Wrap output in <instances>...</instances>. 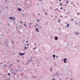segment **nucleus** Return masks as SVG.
<instances>
[{
    "instance_id": "f257e3e1",
    "label": "nucleus",
    "mask_w": 80,
    "mask_h": 80,
    "mask_svg": "<svg viewBox=\"0 0 80 80\" xmlns=\"http://www.w3.org/2000/svg\"><path fill=\"white\" fill-rule=\"evenodd\" d=\"M19 54L20 55V56H22V55H25V54L24 53H21L20 52H19Z\"/></svg>"
},
{
    "instance_id": "f03ea898",
    "label": "nucleus",
    "mask_w": 80,
    "mask_h": 80,
    "mask_svg": "<svg viewBox=\"0 0 80 80\" xmlns=\"http://www.w3.org/2000/svg\"><path fill=\"white\" fill-rule=\"evenodd\" d=\"M75 33L77 35H80V33H79V32H75Z\"/></svg>"
},
{
    "instance_id": "7ed1b4c3",
    "label": "nucleus",
    "mask_w": 80,
    "mask_h": 80,
    "mask_svg": "<svg viewBox=\"0 0 80 80\" xmlns=\"http://www.w3.org/2000/svg\"><path fill=\"white\" fill-rule=\"evenodd\" d=\"M55 74H56V75L57 76H60V74H58V72H57L56 73H55Z\"/></svg>"
},
{
    "instance_id": "20e7f679",
    "label": "nucleus",
    "mask_w": 80,
    "mask_h": 80,
    "mask_svg": "<svg viewBox=\"0 0 80 80\" xmlns=\"http://www.w3.org/2000/svg\"><path fill=\"white\" fill-rule=\"evenodd\" d=\"M54 38L56 40H58V37H54Z\"/></svg>"
},
{
    "instance_id": "39448f33",
    "label": "nucleus",
    "mask_w": 80,
    "mask_h": 80,
    "mask_svg": "<svg viewBox=\"0 0 80 80\" xmlns=\"http://www.w3.org/2000/svg\"><path fill=\"white\" fill-rule=\"evenodd\" d=\"M50 72H52L53 71V69L51 68H50Z\"/></svg>"
},
{
    "instance_id": "423d86ee",
    "label": "nucleus",
    "mask_w": 80,
    "mask_h": 80,
    "mask_svg": "<svg viewBox=\"0 0 80 80\" xmlns=\"http://www.w3.org/2000/svg\"><path fill=\"white\" fill-rule=\"evenodd\" d=\"M4 67H8V65L7 64H5L3 65Z\"/></svg>"
},
{
    "instance_id": "0eeeda50",
    "label": "nucleus",
    "mask_w": 80,
    "mask_h": 80,
    "mask_svg": "<svg viewBox=\"0 0 80 80\" xmlns=\"http://www.w3.org/2000/svg\"><path fill=\"white\" fill-rule=\"evenodd\" d=\"M18 11H19L20 12V11H21V8H18Z\"/></svg>"
},
{
    "instance_id": "6e6552de",
    "label": "nucleus",
    "mask_w": 80,
    "mask_h": 80,
    "mask_svg": "<svg viewBox=\"0 0 80 80\" xmlns=\"http://www.w3.org/2000/svg\"><path fill=\"white\" fill-rule=\"evenodd\" d=\"M52 57H53V58H55V54H53L52 55Z\"/></svg>"
},
{
    "instance_id": "1a4fd4ad",
    "label": "nucleus",
    "mask_w": 80,
    "mask_h": 80,
    "mask_svg": "<svg viewBox=\"0 0 80 80\" xmlns=\"http://www.w3.org/2000/svg\"><path fill=\"white\" fill-rule=\"evenodd\" d=\"M13 19V17H10L9 18V20H12Z\"/></svg>"
},
{
    "instance_id": "9d476101",
    "label": "nucleus",
    "mask_w": 80,
    "mask_h": 80,
    "mask_svg": "<svg viewBox=\"0 0 80 80\" xmlns=\"http://www.w3.org/2000/svg\"><path fill=\"white\" fill-rule=\"evenodd\" d=\"M60 19H59L58 21V23H60Z\"/></svg>"
},
{
    "instance_id": "9b49d317",
    "label": "nucleus",
    "mask_w": 80,
    "mask_h": 80,
    "mask_svg": "<svg viewBox=\"0 0 80 80\" xmlns=\"http://www.w3.org/2000/svg\"><path fill=\"white\" fill-rule=\"evenodd\" d=\"M36 63L37 64H40V62H37Z\"/></svg>"
},
{
    "instance_id": "f8f14e48",
    "label": "nucleus",
    "mask_w": 80,
    "mask_h": 80,
    "mask_svg": "<svg viewBox=\"0 0 80 80\" xmlns=\"http://www.w3.org/2000/svg\"><path fill=\"white\" fill-rule=\"evenodd\" d=\"M4 80H10V78H8V79H5Z\"/></svg>"
},
{
    "instance_id": "ddd939ff",
    "label": "nucleus",
    "mask_w": 80,
    "mask_h": 80,
    "mask_svg": "<svg viewBox=\"0 0 80 80\" xmlns=\"http://www.w3.org/2000/svg\"><path fill=\"white\" fill-rule=\"evenodd\" d=\"M37 22H40V20H39L38 19H37Z\"/></svg>"
},
{
    "instance_id": "4468645a",
    "label": "nucleus",
    "mask_w": 80,
    "mask_h": 80,
    "mask_svg": "<svg viewBox=\"0 0 80 80\" xmlns=\"http://www.w3.org/2000/svg\"><path fill=\"white\" fill-rule=\"evenodd\" d=\"M5 44H6V45H8V42H7L5 43Z\"/></svg>"
},
{
    "instance_id": "2eb2a0df",
    "label": "nucleus",
    "mask_w": 80,
    "mask_h": 80,
    "mask_svg": "<svg viewBox=\"0 0 80 80\" xmlns=\"http://www.w3.org/2000/svg\"><path fill=\"white\" fill-rule=\"evenodd\" d=\"M60 18H63V16H62V15H60Z\"/></svg>"
},
{
    "instance_id": "dca6fc26",
    "label": "nucleus",
    "mask_w": 80,
    "mask_h": 80,
    "mask_svg": "<svg viewBox=\"0 0 80 80\" xmlns=\"http://www.w3.org/2000/svg\"><path fill=\"white\" fill-rule=\"evenodd\" d=\"M12 19L13 20H15V17L12 18Z\"/></svg>"
},
{
    "instance_id": "f3484780",
    "label": "nucleus",
    "mask_w": 80,
    "mask_h": 80,
    "mask_svg": "<svg viewBox=\"0 0 80 80\" xmlns=\"http://www.w3.org/2000/svg\"><path fill=\"white\" fill-rule=\"evenodd\" d=\"M57 10H58V8H56V9H55V11H56Z\"/></svg>"
},
{
    "instance_id": "a211bd4d",
    "label": "nucleus",
    "mask_w": 80,
    "mask_h": 80,
    "mask_svg": "<svg viewBox=\"0 0 80 80\" xmlns=\"http://www.w3.org/2000/svg\"><path fill=\"white\" fill-rule=\"evenodd\" d=\"M77 15H80V13H79V12H78L77 13Z\"/></svg>"
},
{
    "instance_id": "6ab92c4d",
    "label": "nucleus",
    "mask_w": 80,
    "mask_h": 80,
    "mask_svg": "<svg viewBox=\"0 0 80 80\" xmlns=\"http://www.w3.org/2000/svg\"><path fill=\"white\" fill-rule=\"evenodd\" d=\"M59 4H60V5H61V6H62V3H59Z\"/></svg>"
},
{
    "instance_id": "aec40b11",
    "label": "nucleus",
    "mask_w": 80,
    "mask_h": 80,
    "mask_svg": "<svg viewBox=\"0 0 80 80\" xmlns=\"http://www.w3.org/2000/svg\"><path fill=\"white\" fill-rule=\"evenodd\" d=\"M28 24L29 25H32V23H29Z\"/></svg>"
},
{
    "instance_id": "412c9836",
    "label": "nucleus",
    "mask_w": 80,
    "mask_h": 80,
    "mask_svg": "<svg viewBox=\"0 0 80 80\" xmlns=\"http://www.w3.org/2000/svg\"><path fill=\"white\" fill-rule=\"evenodd\" d=\"M17 62H20V60H18V59H17Z\"/></svg>"
},
{
    "instance_id": "4be33fe9",
    "label": "nucleus",
    "mask_w": 80,
    "mask_h": 80,
    "mask_svg": "<svg viewBox=\"0 0 80 80\" xmlns=\"http://www.w3.org/2000/svg\"><path fill=\"white\" fill-rule=\"evenodd\" d=\"M64 60L65 61V60L67 61V59L66 58H64Z\"/></svg>"
},
{
    "instance_id": "5701e85b",
    "label": "nucleus",
    "mask_w": 80,
    "mask_h": 80,
    "mask_svg": "<svg viewBox=\"0 0 80 80\" xmlns=\"http://www.w3.org/2000/svg\"><path fill=\"white\" fill-rule=\"evenodd\" d=\"M8 75H9V76H10L11 75L10 74V73H8Z\"/></svg>"
},
{
    "instance_id": "b1692460",
    "label": "nucleus",
    "mask_w": 80,
    "mask_h": 80,
    "mask_svg": "<svg viewBox=\"0 0 80 80\" xmlns=\"http://www.w3.org/2000/svg\"><path fill=\"white\" fill-rule=\"evenodd\" d=\"M38 30V28H37L36 29V32H37V30Z\"/></svg>"
},
{
    "instance_id": "393cba45",
    "label": "nucleus",
    "mask_w": 80,
    "mask_h": 80,
    "mask_svg": "<svg viewBox=\"0 0 80 80\" xmlns=\"http://www.w3.org/2000/svg\"><path fill=\"white\" fill-rule=\"evenodd\" d=\"M64 18H67V16H65L64 17Z\"/></svg>"
},
{
    "instance_id": "a878e982",
    "label": "nucleus",
    "mask_w": 80,
    "mask_h": 80,
    "mask_svg": "<svg viewBox=\"0 0 80 80\" xmlns=\"http://www.w3.org/2000/svg\"><path fill=\"white\" fill-rule=\"evenodd\" d=\"M69 24H68L67 25V27H68V26H69Z\"/></svg>"
},
{
    "instance_id": "bb28decb",
    "label": "nucleus",
    "mask_w": 80,
    "mask_h": 80,
    "mask_svg": "<svg viewBox=\"0 0 80 80\" xmlns=\"http://www.w3.org/2000/svg\"><path fill=\"white\" fill-rule=\"evenodd\" d=\"M38 15H40V13H38Z\"/></svg>"
},
{
    "instance_id": "cd10ccee",
    "label": "nucleus",
    "mask_w": 80,
    "mask_h": 80,
    "mask_svg": "<svg viewBox=\"0 0 80 80\" xmlns=\"http://www.w3.org/2000/svg\"><path fill=\"white\" fill-rule=\"evenodd\" d=\"M9 68H11V66L10 65H9Z\"/></svg>"
},
{
    "instance_id": "c85d7f7f",
    "label": "nucleus",
    "mask_w": 80,
    "mask_h": 80,
    "mask_svg": "<svg viewBox=\"0 0 80 80\" xmlns=\"http://www.w3.org/2000/svg\"><path fill=\"white\" fill-rule=\"evenodd\" d=\"M64 63H67V62L66 61L64 60Z\"/></svg>"
},
{
    "instance_id": "c756f323",
    "label": "nucleus",
    "mask_w": 80,
    "mask_h": 80,
    "mask_svg": "<svg viewBox=\"0 0 80 80\" xmlns=\"http://www.w3.org/2000/svg\"><path fill=\"white\" fill-rule=\"evenodd\" d=\"M56 75V74H54V75H52L53 77V76H55V77H56V75Z\"/></svg>"
},
{
    "instance_id": "7c9ffc66",
    "label": "nucleus",
    "mask_w": 80,
    "mask_h": 80,
    "mask_svg": "<svg viewBox=\"0 0 80 80\" xmlns=\"http://www.w3.org/2000/svg\"><path fill=\"white\" fill-rule=\"evenodd\" d=\"M29 28H31V26L29 25Z\"/></svg>"
},
{
    "instance_id": "2f4dec72",
    "label": "nucleus",
    "mask_w": 80,
    "mask_h": 80,
    "mask_svg": "<svg viewBox=\"0 0 80 80\" xmlns=\"http://www.w3.org/2000/svg\"><path fill=\"white\" fill-rule=\"evenodd\" d=\"M51 17H52V18H53V15H51Z\"/></svg>"
},
{
    "instance_id": "473e14b6",
    "label": "nucleus",
    "mask_w": 80,
    "mask_h": 80,
    "mask_svg": "<svg viewBox=\"0 0 80 80\" xmlns=\"http://www.w3.org/2000/svg\"><path fill=\"white\" fill-rule=\"evenodd\" d=\"M39 64H37V67H39Z\"/></svg>"
},
{
    "instance_id": "72a5a7b5",
    "label": "nucleus",
    "mask_w": 80,
    "mask_h": 80,
    "mask_svg": "<svg viewBox=\"0 0 80 80\" xmlns=\"http://www.w3.org/2000/svg\"><path fill=\"white\" fill-rule=\"evenodd\" d=\"M2 64H3L2 63V62L0 63V65H2Z\"/></svg>"
},
{
    "instance_id": "f704fd0d",
    "label": "nucleus",
    "mask_w": 80,
    "mask_h": 80,
    "mask_svg": "<svg viewBox=\"0 0 80 80\" xmlns=\"http://www.w3.org/2000/svg\"><path fill=\"white\" fill-rule=\"evenodd\" d=\"M17 33H20V32H19V31H18V32H17Z\"/></svg>"
},
{
    "instance_id": "c9c22d12",
    "label": "nucleus",
    "mask_w": 80,
    "mask_h": 80,
    "mask_svg": "<svg viewBox=\"0 0 80 80\" xmlns=\"http://www.w3.org/2000/svg\"><path fill=\"white\" fill-rule=\"evenodd\" d=\"M24 48H25V49L26 50V49H27V48L26 47H25Z\"/></svg>"
},
{
    "instance_id": "e433bc0d",
    "label": "nucleus",
    "mask_w": 80,
    "mask_h": 80,
    "mask_svg": "<svg viewBox=\"0 0 80 80\" xmlns=\"http://www.w3.org/2000/svg\"><path fill=\"white\" fill-rule=\"evenodd\" d=\"M73 2H71V4H73Z\"/></svg>"
},
{
    "instance_id": "4c0bfd02",
    "label": "nucleus",
    "mask_w": 80,
    "mask_h": 80,
    "mask_svg": "<svg viewBox=\"0 0 80 80\" xmlns=\"http://www.w3.org/2000/svg\"><path fill=\"white\" fill-rule=\"evenodd\" d=\"M36 25L38 26V24L36 23Z\"/></svg>"
},
{
    "instance_id": "58836bf2",
    "label": "nucleus",
    "mask_w": 80,
    "mask_h": 80,
    "mask_svg": "<svg viewBox=\"0 0 80 80\" xmlns=\"http://www.w3.org/2000/svg\"><path fill=\"white\" fill-rule=\"evenodd\" d=\"M52 80H55V79L54 78H52Z\"/></svg>"
},
{
    "instance_id": "ea45409f",
    "label": "nucleus",
    "mask_w": 80,
    "mask_h": 80,
    "mask_svg": "<svg viewBox=\"0 0 80 80\" xmlns=\"http://www.w3.org/2000/svg\"><path fill=\"white\" fill-rule=\"evenodd\" d=\"M24 26H25L26 27H27V25H26V24H24Z\"/></svg>"
},
{
    "instance_id": "a19ab883",
    "label": "nucleus",
    "mask_w": 80,
    "mask_h": 80,
    "mask_svg": "<svg viewBox=\"0 0 80 80\" xmlns=\"http://www.w3.org/2000/svg\"><path fill=\"white\" fill-rule=\"evenodd\" d=\"M35 49H36V48H33V50H35Z\"/></svg>"
},
{
    "instance_id": "79ce46f5",
    "label": "nucleus",
    "mask_w": 80,
    "mask_h": 80,
    "mask_svg": "<svg viewBox=\"0 0 80 80\" xmlns=\"http://www.w3.org/2000/svg\"><path fill=\"white\" fill-rule=\"evenodd\" d=\"M22 15H23V16H25V14H22Z\"/></svg>"
},
{
    "instance_id": "37998d69",
    "label": "nucleus",
    "mask_w": 80,
    "mask_h": 80,
    "mask_svg": "<svg viewBox=\"0 0 80 80\" xmlns=\"http://www.w3.org/2000/svg\"><path fill=\"white\" fill-rule=\"evenodd\" d=\"M68 2H69H69H68V1L66 2V3H68Z\"/></svg>"
},
{
    "instance_id": "c03bdc74",
    "label": "nucleus",
    "mask_w": 80,
    "mask_h": 80,
    "mask_svg": "<svg viewBox=\"0 0 80 80\" xmlns=\"http://www.w3.org/2000/svg\"><path fill=\"white\" fill-rule=\"evenodd\" d=\"M73 7H75V4H73Z\"/></svg>"
},
{
    "instance_id": "a18cd8bd",
    "label": "nucleus",
    "mask_w": 80,
    "mask_h": 80,
    "mask_svg": "<svg viewBox=\"0 0 80 80\" xmlns=\"http://www.w3.org/2000/svg\"><path fill=\"white\" fill-rule=\"evenodd\" d=\"M79 26H80V22L79 23Z\"/></svg>"
},
{
    "instance_id": "49530a36",
    "label": "nucleus",
    "mask_w": 80,
    "mask_h": 80,
    "mask_svg": "<svg viewBox=\"0 0 80 80\" xmlns=\"http://www.w3.org/2000/svg\"><path fill=\"white\" fill-rule=\"evenodd\" d=\"M18 68H20V66H18Z\"/></svg>"
},
{
    "instance_id": "de8ad7c7",
    "label": "nucleus",
    "mask_w": 80,
    "mask_h": 80,
    "mask_svg": "<svg viewBox=\"0 0 80 80\" xmlns=\"http://www.w3.org/2000/svg\"><path fill=\"white\" fill-rule=\"evenodd\" d=\"M30 45V44H28L27 45H28H28Z\"/></svg>"
},
{
    "instance_id": "09e8293b",
    "label": "nucleus",
    "mask_w": 80,
    "mask_h": 80,
    "mask_svg": "<svg viewBox=\"0 0 80 80\" xmlns=\"http://www.w3.org/2000/svg\"><path fill=\"white\" fill-rule=\"evenodd\" d=\"M62 8H60L61 10H62Z\"/></svg>"
},
{
    "instance_id": "8fccbe9b",
    "label": "nucleus",
    "mask_w": 80,
    "mask_h": 80,
    "mask_svg": "<svg viewBox=\"0 0 80 80\" xmlns=\"http://www.w3.org/2000/svg\"><path fill=\"white\" fill-rule=\"evenodd\" d=\"M56 58H58V56H56Z\"/></svg>"
},
{
    "instance_id": "3c124183",
    "label": "nucleus",
    "mask_w": 80,
    "mask_h": 80,
    "mask_svg": "<svg viewBox=\"0 0 80 80\" xmlns=\"http://www.w3.org/2000/svg\"><path fill=\"white\" fill-rule=\"evenodd\" d=\"M48 14L47 13H45V15H48Z\"/></svg>"
},
{
    "instance_id": "603ef678",
    "label": "nucleus",
    "mask_w": 80,
    "mask_h": 80,
    "mask_svg": "<svg viewBox=\"0 0 80 80\" xmlns=\"http://www.w3.org/2000/svg\"><path fill=\"white\" fill-rule=\"evenodd\" d=\"M11 42H12V44L13 43V42H12V41H11Z\"/></svg>"
},
{
    "instance_id": "864d4df0",
    "label": "nucleus",
    "mask_w": 80,
    "mask_h": 80,
    "mask_svg": "<svg viewBox=\"0 0 80 80\" xmlns=\"http://www.w3.org/2000/svg\"><path fill=\"white\" fill-rule=\"evenodd\" d=\"M37 4L38 5H39V3H37Z\"/></svg>"
},
{
    "instance_id": "5fc2aeb1",
    "label": "nucleus",
    "mask_w": 80,
    "mask_h": 80,
    "mask_svg": "<svg viewBox=\"0 0 80 80\" xmlns=\"http://www.w3.org/2000/svg\"><path fill=\"white\" fill-rule=\"evenodd\" d=\"M78 23H77L76 22V25H78Z\"/></svg>"
},
{
    "instance_id": "6e6d98bb",
    "label": "nucleus",
    "mask_w": 80,
    "mask_h": 80,
    "mask_svg": "<svg viewBox=\"0 0 80 80\" xmlns=\"http://www.w3.org/2000/svg\"><path fill=\"white\" fill-rule=\"evenodd\" d=\"M6 8V9L8 8V7H7Z\"/></svg>"
},
{
    "instance_id": "4d7b16f0",
    "label": "nucleus",
    "mask_w": 80,
    "mask_h": 80,
    "mask_svg": "<svg viewBox=\"0 0 80 80\" xmlns=\"http://www.w3.org/2000/svg\"><path fill=\"white\" fill-rule=\"evenodd\" d=\"M37 32H39V30H38V31H37Z\"/></svg>"
},
{
    "instance_id": "13d9d810",
    "label": "nucleus",
    "mask_w": 80,
    "mask_h": 80,
    "mask_svg": "<svg viewBox=\"0 0 80 80\" xmlns=\"http://www.w3.org/2000/svg\"><path fill=\"white\" fill-rule=\"evenodd\" d=\"M37 27V26H36V25L34 26V27Z\"/></svg>"
},
{
    "instance_id": "bf43d9fd",
    "label": "nucleus",
    "mask_w": 80,
    "mask_h": 80,
    "mask_svg": "<svg viewBox=\"0 0 80 80\" xmlns=\"http://www.w3.org/2000/svg\"><path fill=\"white\" fill-rule=\"evenodd\" d=\"M34 78H36V76H35V77H34Z\"/></svg>"
},
{
    "instance_id": "052dcab7",
    "label": "nucleus",
    "mask_w": 80,
    "mask_h": 80,
    "mask_svg": "<svg viewBox=\"0 0 80 80\" xmlns=\"http://www.w3.org/2000/svg\"><path fill=\"white\" fill-rule=\"evenodd\" d=\"M13 34H15V32H13Z\"/></svg>"
},
{
    "instance_id": "680f3d73",
    "label": "nucleus",
    "mask_w": 80,
    "mask_h": 80,
    "mask_svg": "<svg viewBox=\"0 0 80 80\" xmlns=\"http://www.w3.org/2000/svg\"><path fill=\"white\" fill-rule=\"evenodd\" d=\"M30 58L31 59H32V57H31Z\"/></svg>"
},
{
    "instance_id": "e2e57ef3",
    "label": "nucleus",
    "mask_w": 80,
    "mask_h": 80,
    "mask_svg": "<svg viewBox=\"0 0 80 80\" xmlns=\"http://www.w3.org/2000/svg\"><path fill=\"white\" fill-rule=\"evenodd\" d=\"M73 20V19H71V20L72 21V20Z\"/></svg>"
},
{
    "instance_id": "0e129e2a",
    "label": "nucleus",
    "mask_w": 80,
    "mask_h": 80,
    "mask_svg": "<svg viewBox=\"0 0 80 80\" xmlns=\"http://www.w3.org/2000/svg\"><path fill=\"white\" fill-rule=\"evenodd\" d=\"M39 1H40V2H41L42 1V0H39Z\"/></svg>"
},
{
    "instance_id": "69168bd1",
    "label": "nucleus",
    "mask_w": 80,
    "mask_h": 80,
    "mask_svg": "<svg viewBox=\"0 0 80 80\" xmlns=\"http://www.w3.org/2000/svg\"><path fill=\"white\" fill-rule=\"evenodd\" d=\"M22 23V22H21V23Z\"/></svg>"
},
{
    "instance_id": "338daca9",
    "label": "nucleus",
    "mask_w": 80,
    "mask_h": 80,
    "mask_svg": "<svg viewBox=\"0 0 80 80\" xmlns=\"http://www.w3.org/2000/svg\"><path fill=\"white\" fill-rule=\"evenodd\" d=\"M51 4H52V2H51Z\"/></svg>"
},
{
    "instance_id": "774afa93",
    "label": "nucleus",
    "mask_w": 80,
    "mask_h": 80,
    "mask_svg": "<svg viewBox=\"0 0 80 80\" xmlns=\"http://www.w3.org/2000/svg\"><path fill=\"white\" fill-rule=\"evenodd\" d=\"M28 42V41H26V42H27V43Z\"/></svg>"
}]
</instances>
